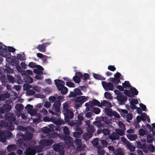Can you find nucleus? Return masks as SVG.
<instances>
[{
	"mask_svg": "<svg viewBox=\"0 0 155 155\" xmlns=\"http://www.w3.org/2000/svg\"><path fill=\"white\" fill-rule=\"evenodd\" d=\"M76 95H81L83 94L82 93L78 88H75L74 90Z\"/></svg>",
	"mask_w": 155,
	"mask_h": 155,
	"instance_id": "a18cd8bd",
	"label": "nucleus"
},
{
	"mask_svg": "<svg viewBox=\"0 0 155 155\" xmlns=\"http://www.w3.org/2000/svg\"><path fill=\"white\" fill-rule=\"evenodd\" d=\"M129 101L130 103V108L132 109H135L136 108V104L138 103V101L137 99L134 98H131L129 99Z\"/></svg>",
	"mask_w": 155,
	"mask_h": 155,
	"instance_id": "dca6fc26",
	"label": "nucleus"
},
{
	"mask_svg": "<svg viewBox=\"0 0 155 155\" xmlns=\"http://www.w3.org/2000/svg\"><path fill=\"white\" fill-rule=\"evenodd\" d=\"M63 111L64 110V112H66V110L68 109L69 104L68 103L66 102L64 103L63 104Z\"/></svg>",
	"mask_w": 155,
	"mask_h": 155,
	"instance_id": "8fccbe9b",
	"label": "nucleus"
},
{
	"mask_svg": "<svg viewBox=\"0 0 155 155\" xmlns=\"http://www.w3.org/2000/svg\"><path fill=\"white\" fill-rule=\"evenodd\" d=\"M42 131L45 133H48L50 132V130L47 127H44L42 129Z\"/></svg>",
	"mask_w": 155,
	"mask_h": 155,
	"instance_id": "6e6d98bb",
	"label": "nucleus"
},
{
	"mask_svg": "<svg viewBox=\"0 0 155 155\" xmlns=\"http://www.w3.org/2000/svg\"><path fill=\"white\" fill-rule=\"evenodd\" d=\"M117 98L118 100V103L120 104H124V102L127 100V97L122 95H117Z\"/></svg>",
	"mask_w": 155,
	"mask_h": 155,
	"instance_id": "f3484780",
	"label": "nucleus"
},
{
	"mask_svg": "<svg viewBox=\"0 0 155 155\" xmlns=\"http://www.w3.org/2000/svg\"><path fill=\"white\" fill-rule=\"evenodd\" d=\"M15 108L18 111H20L23 109V107L22 104H18L15 106Z\"/></svg>",
	"mask_w": 155,
	"mask_h": 155,
	"instance_id": "c9c22d12",
	"label": "nucleus"
},
{
	"mask_svg": "<svg viewBox=\"0 0 155 155\" xmlns=\"http://www.w3.org/2000/svg\"><path fill=\"white\" fill-rule=\"evenodd\" d=\"M155 134L152 135H148L147 137V140L148 143H151L153 140V139H155L154 138V136Z\"/></svg>",
	"mask_w": 155,
	"mask_h": 155,
	"instance_id": "cd10ccee",
	"label": "nucleus"
},
{
	"mask_svg": "<svg viewBox=\"0 0 155 155\" xmlns=\"http://www.w3.org/2000/svg\"><path fill=\"white\" fill-rule=\"evenodd\" d=\"M12 101L11 100H7L6 101V103L7 104L5 105H4L3 108H4L5 107H6V110L7 111H9L11 108V106L8 104L11 103Z\"/></svg>",
	"mask_w": 155,
	"mask_h": 155,
	"instance_id": "5701e85b",
	"label": "nucleus"
},
{
	"mask_svg": "<svg viewBox=\"0 0 155 155\" xmlns=\"http://www.w3.org/2000/svg\"><path fill=\"white\" fill-rule=\"evenodd\" d=\"M87 130L88 133L92 134L94 131L93 127L92 126H89L87 128Z\"/></svg>",
	"mask_w": 155,
	"mask_h": 155,
	"instance_id": "58836bf2",
	"label": "nucleus"
},
{
	"mask_svg": "<svg viewBox=\"0 0 155 155\" xmlns=\"http://www.w3.org/2000/svg\"><path fill=\"white\" fill-rule=\"evenodd\" d=\"M74 81L77 83H79L80 81V79L79 78L75 76L73 78Z\"/></svg>",
	"mask_w": 155,
	"mask_h": 155,
	"instance_id": "bf43d9fd",
	"label": "nucleus"
},
{
	"mask_svg": "<svg viewBox=\"0 0 155 155\" xmlns=\"http://www.w3.org/2000/svg\"><path fill=\"white\" fill-rule=\"evenodd\" d=\"M122 85L124 87L125 89H129L132 87L128 81H125L124 83L122 84Z\"/></svg>",
	"mask_w": 155,
	"mask_h": 155,
	"instance_id": "72a5a7b5",
	"label": "nucleus"
},
{
	"mask_svg": "<svg viewBox=\"0 0 155 155\" xmlns=\"http://www.w3.org/2000/svg\"><path fill=\"white\" fill-rule=\"evenodd\" d=\"M104 97L107 99H112V96L109 93L106 92L105 93Z\"/></svg>",
	"mask_w": 155,
	"mask_h": 155,
	"instance_id": "c03bdc74",
	"label": "nucleus"
},
{
	"mask_svg": "<svg viewBox=\"0 0 155 155\" xmlns=\"http://www.w3.org/2000/svg\"><path fill=\"white\" fill-rule=\"evenodd\" d=\"M9 116H10L9 118H8L7 120L11 124H12L13 122L15 123V118L14 117V114H9Z\"/></svg>",
	"mask_w": 155,
	"mask_h": 155,
	"instance_id": "7c9ffc66",
	"label": "nucleus"
},
{
	"mask_svg": "<svg viewBox=\"0 0 155 155\" xmlns=\"http://www.w3.org/2000/svg\"><path fill=\"white\" fill-rule=\"evenodd\" d=\"M37 69H34L33 71L36 74H43V72L41 70H43V68L41 66L37 65L36 66Z\"/></svg>",
	"mask_w": 155,
	"mask_h": 155,
	"instance_id": "6ab92c4d",
	"label": "nucleus"
},
{
	"mask_svg": "<svg viewBox=\"0 0 155 155\" xmlns=\"http://www.w3.org/2000/svg\"><path fill=\"white\" fill-rule=\"evenodd\" d=\"M63 112L64 116L65 121L66 122H68L69 119H72L74 117L73 112L69 109L66 110V112H64V110Z\"/></svg>",
	"mask_w": 155,
	"mask_h": 155,
	"instance_id": "9d476101",
	"label": "nucleus"
},
{
	"mask_svg": "<svg viewBox=\"0 0 155 155\" xmlns=\"http://www.w3.org/2000/svg\"><path fill=\"white\" fill-rule=\"evenodd\" d=\"M88 99V96H81L79 97H76L75 100V101L76 102L80 104H82L84 102L87 101Z\"/></svg>",
	"mask_w": 155,
	"mask_h": 155,
	"instance_id": "ddd939ff",
	"label": "nucleus"
},
{
	"mask_svg": "<svg viewBox=\"0 0 155 155\" xmlns=\"http://www.w3.org/2000/svg\"><path fill=\"white\" fill-rule=\"evenodd\" d=\"M64 140L66 143V146L71 150L72 149L73 150L75 149V147L73 145L74 140L71 137L66 136L64 139Z\"/></svg>",
	"mask_w": 155,
	"mask_h": 155,
	"instance_id": "0eeeda50",
	"label": "nucleus"
},
{
	"mask_svg": "<svg viewBox=\"0 0 155 155\" xmlns=\"http://www.w3.org/2000/svg\"><path fill=\"white\" fill-rule=\"evenodd\" d=\"M127 138L130 140H134L137 138L136 135L135 134H128L127 135Z\"/></svg>",
	"mask_w": 155,
	"mask_h": 155,
	"instance_id": "393cba45",
	"label": "nucleus"
},
{
	"mask_svg": "<svg viewBox=\"0 0 155 155\" xmlns=\"http://www.w3.org/2000/svg\"><path fill=\"white\" fill-rule=\"evenodd\" d=\"M127 145L128 148L130 151H134L135 150V147L132 146L130 142H128V143H127Z\"/></svg>",
	"mask_w": 155,
	"mask_h": 155,
	"instance_id": "a19ab883",
	"label": "nucleus"
},
{
	"mask_svg": "<svg viewBox=\"0 0 155 155\" xmlns=\"http://www.w3.org/2000/svg\"><path fill=\"white\" fill-rule=\"evenodd\" d=\"M101 107H102V106H105L110 107L112 106L110 103L105 100L101 101Z\"/></svg>",
	"mask_w": 155,
	"mask_h": 155,
	"instance_id": "412c9836",
	"label": "nucleus"
},
{
	"mask_svg": "<svg viewBox=\"0 0 155 155\" xmlns=\"http://www.w3.org/2000/svg\"><path fill=\"white\" fill-rule=\"evenodd\" d=\"M51 104L50 102L46 101L45 103L44 106L46 108H48L50 107Z\"/></svg>",
	"mask_w": 155,
	"mask_h": 155,
	"instance_id": "774afa93",
	"label": "nucleus"
},
{
	"mask_svg": "<svg viewBox=\"0 0 155 155\" xmlns=\"http://www.w3.org/2000/svg\"><path fill=\"white\" fill-rule=\"evenodd\" d=\"M61 106V103L58 101L55 102L53 105V108L57 112H59L61 110L60 107Z\"/></svg>",
	"mask_w": 155,
	"mask_h": 155,
	"instance_id": "a211bd4d",
	"label": "nucleus"
},
{
	"mask_svg": "<svg viewBox=\"0 0 155 155\" xmlns=\"http://www.w3.org/2000/svg\"><path fill=\"white\" fill-rule=\"evenodd\" d=\"M0 54L7 58H10L11 54L8 51L6 47L0 42Z\"/></svg>",
	"mask_w": 155,
	"mask_h": 155,
	"instance_id": "20e7f679",
	"label": "nucleus"
},
{
	"mask_svg": "<svg viewBox=\"0 0 155 155\" xmlns=\"http://www.w3.org/2000/svg\"><path fill=\"white\" fill-rule=\"evenodd\" d=\"M32 135L31 134H29L28 136H24L23 137V139H19L17 141V144L21 148L24 149L27 146V144L25 143L28 142V140L31 139L32 137Z\"/></svg>",
	"mask_w": 155,
	"mask_h": 155,
	"instance_id": "f03ea898",
	"label": "nucleus"
},
{
	"mask_svg": "<svg viewBox=\"0 0 155 155\" xmlns=\"http://www.w3.org/2000/svg\"><path fill=\"white\" fill-rule=\"evenodd\" d=\"M137 144V147L139 148H141L146 147V140L145 139H143L141 141L136 142Z\"/></svg>",
	"mask_w": 155,
	"mask_h": 155,
	"instance_id": "aec40b11",
	"label": "nucleus"
},
{
	"mask_svg": "<svg viewBox=\"0 0 155 155\" xmlns=\"http://www.w3.org/2000/svg\"><path fill=\"white\" fill-rule=\"evenodd\" d=\"M37 109H30L28 110L27 112L31 115V116H37Z\"/></svg>",
	"mask_w": 155,
	"mask_h": 155,
	"instance_id": "bb28decb",
	"label": "nucleus"
},
{
	"mask_svg": "<svg viewBox=\"0 0 155 155\" xmlns=\"http://www.w3.org/2000/svg\"><path fill=\"white\" fill-rule=\"evenodd\" d=\"M16 68L17 70L19 72L21 73L22 76L24 77V75H25L24 73V71L23 70V69L19 65H17L16 66Z\"/></svg>",
	"mask_w": 155,
	"mask_h": 155,
	"instance_id": "f704fd0d",
	"label": "nucleus"
},
{
	"mask_svg": "<svg viewBox=\"0 0 155 155\" xmlns=\"http://www.w3.org/2000/svg\"><path fill=\"white\" fill-rule=\"evenodd\" d=\"M17 58L21 60H24L25 59V55L23 54H18L17 55Z\"/></svg>",
	"mask_w": 155,
	"mask_h": 155,
	"instance_id": "603ef678",
	"label": "nucleus"
},
{
	"mask_svg": "<svg viewBox=\"0 0 155 155\" xmlns=\"http://www.w3.org/2000/svg\"><path fill=\"white\" fill-rule=\"evenodd\" d=\"M7 76L8 80L10 82H12V83H13L15 81V80L14 77L9 75H8Z\"/></svg>",
	"mask_w": 155,
	"mask_h": 155,
	"instance_id": "3c124183",
	"label": "nucleus"
},
{
	"mask_svg": "<svg viewBox=\"0 0 155 155\" xmlns=\"http://www.w3.org/2000/svg\"><path fill=\"white\" fill-rule=\"evenodd\" d=\"M6 49L9 52L10 54V52H15V48L12 47H6Z\"/></svg>",
	"mask_w": 155,
	"mask_h": 155,
	"instance_id": "052dcab7",
	"label": "nucleus"
},
{
	"mask_svg": "<svg viewBox=\"0 0 155 155\" xmlns=\"http://www.w3.org/2000/svg\"><path fill=\"white\" fill-rule=\"evenodd\" d=\"M99 120H103L106 123H108L110 122V117H103L98 118Z\"/></svg>",
	"mask_w": 155,
	"mask_h": 155,
	"instance_id": "2f4dec72",
	"label": "nucleus"
},
{
	"mask_svg": "<svg viewBox=\"0 0 155 155\" xmlns=\"http://www.w3.org/2000/svg\"><path fill=\"white\" fill-rule=\"evenodd\" d=\"M102 84L104 89L106 91H112L114 89L113 84L111 83H107L104 81L102 82Z\"/></svg>",
	"mask_w": 155,
	"mask_h": 155,
	"instance_id": "4468645a",
	"label": "nucleus"
},
{
	"mask_svg": "<svg viewBox=\"0 0 155 155\" xmlns=\"http://www.w3.org/2000/svg\"><path fill=\"white\" fill-rule=\"evenodd\" d=\"M12 133L10 131L5 130L4 131H0V141L5 143L6 141L7 137L10 138L12 136Z\"/></svg>",
	"mask_w": 155,
	"mask_h": 155,
	"instance_id": "39448f33",
	"label": "nucleus"
},
{
	"mask_svg": "<svg viewBox=\"0 0 155 155\" xmlns=\"http://www.w3.org/2000/svg\"><path fill=\"white\" fill-rule=\"evenodd\" d=\"M31 85L29 84H25L23 86V89L25 91H27L28 89L31 88Z\"/></svg>",
	"mask_w": 155,
	"mask_h": 155,
	"instance_id": "49530a36",
	"label": "nucleus"
},
{
	"mask_svg": "<svg viewBox=\"0 0 155 155\" xmlns=\"http://www.w3.org/2000/svg\"><path fill=\"white\" fill-rule=\"evenodd\" d=\"M50 43L49 42L45 43L43 44L38 45L36 48L41 52H45L46 50V47L50 45Z\"/></svg>",
	"mask_w": 155,
	"mask_h": 155,
	"instance_id": "2eb2a0df",
	"label": "nucleus"
},
{
	"mask_svg": "<svg viewBox=\"0 0 155 155\" xmlns=\"http://www.w3.org/2000/svg\"><path fill=\"white\" fill-rule=\"evenodd\" d=\"M100 109L97 107H94L93 109V112L96 114H98L100 112Z\"/></svg>",
	"mask_w": 155,
	"mask_h": 155,
	"instance_id": "680f3d73",
	"label": "nucleus"
},
{
	"mask_svg": "<svg viewBox=\"0 0 155 155\" xmlns=\"http://www.w3.org/2000/svg\"><path fill=\"white\" fill-rule=\"evenodd\" d=\"M64 145L63 143L55 144L53 146V149L56 151L59 152L60 155H64V151L63 149Z\"/></svg>",
	"mask_w": 155,
	"mask_h": 155,
	"instance_id": "6e6552de",
	"label": "nucleus"
},
{
	"mask_svg": "<svg viewBox=\"0 0 155 155\" xmlns=\"http://www.w3.org/2000/svg\"><path fill=\"white\" fill-rule=\"evenodd\" d=\"M91 102H89L85 104V106L86 107V110H89L91 106Z\"/></svg>",
	"mask_w": 155,
	"mask_h": 155,
	"instance_id": "0e129e2a",
	"label": "nucleus"
},
{
	"mask_svg": "<svg viewBox=\"0 0 155 155\" xmlns=\"http://www.w3.org/2000/svg\"><path fill=\"white\" fill-rule=\"evenodd\" d=\"M66 84L67 86L71 87H74V84L72 82H68L66 83Z\"/></svg>",
	"mask_w": 155,
	"mask_h": 155,
	"instance_id": "338daca9",
	"label": "nucleus"
},
{
	"mask_svg": "<svg viewBox=\"0 0 155 155\" xmlns=\"http://www.w3.org/2000/svg\"><path fill=\"white\" fill-rule=\"evenodd\" d=\"M37 116L38 117V118L37 119L35 118L33 119V123L36 125L40 122L41 121V115L40 114L38 113L37 114Z\"/></svg>",
	"mask_w": 155,
	"mask_h": 155,
	"instance_id": "b1692460",
	"label": "nucleus"
},
{
	"mask_svg": "<svg viewBox=\"0 0 155 155\" xmlns=\"http://www.w3.org/2000/svg\"><path fill=\"white\" fill-rule=\"evenodd\" d=\"M53 143L51 139L43 140L39 142L41 146H38L35 147H30L27 148L25 154L26 155H34L36 152H40L42 150L41 147L48 146L51 145Z\"/></svg>",
	"mask_w": 155,
	"mask_h": 155,
	"instance_id": "f257e3e1",
	"label": "nucleus"
},
{
	"mask_svg": "<svg viewBox=\"0 0 155 155\" xmlns=\"http://www.w3.org/2000/svg\"><path fill=\"white\" fill-rule=\"evenodd\" d=\"M146 133V132L142 129H140L139 130V134L141 136H144Z\"/></svg>",
	"mask_w": 155,
	"mask_h": 155,
	"instance_id": "de8ad7c7",
	"label": "nucleus"
},
{
	"mask_svg": "<svg viewBox=\"0 0 155 155\" xmlns=\"http://www.w3.org/2000/svg\"><path fill=\"white\" fill-rule=\"evenodd\" d=\"M105 111L106 114L108 116L110 117L114 116L117 118H119L120 117V115L118 113L115 111L113 112L110 108H105Z\"/></svg>",
	"mask_w": 155,
	"mask_h": 155,
	"instance_id": "9b49d317",
	"label": "nucleus"
},
{
	"mask_svg": "<svg viewBox=\"0 0 155 155\" xmlns=\"http://www.w3.org/2000/svg\"><path fill=\"white\" fill-rule=\"evenodd\" d=\"M48 100L51 103H52L56 100V98L54 96H52L49 97Z\"/></svg>",
	"mask_w": 155,
	"mask_h": 155,
	"instance_id": "e2e57ef3",
	"label": "nucleus"
},
{
	"mask_svg": "<svg viewBox=\"0 0 155 155\" xmlns=\"http://www.w3.org/2000/svg\"><path fill=\"white\" fill-rule=\"evenodd\" d=\"M55 84L58 90L61 91V93L64 94H66L68 91L67 88L64 86L65 83L63 81L57 79L54 80Z\"/></svg>",
	"mask_w": 155,
	"mask_h": 155,
	"instance_id": "7ed1b4c3",
	"label": "nucleus"
},
{
	"mask_svg": "<svg viewBox=\"0 0 155 155\" xmlns=\"http://www.w3.org/2000/svg\"><path fill=\"white\" fill-rule=\"evenodd\" d=\"M75 143L76 144L77 146V150H83L82 149L80 150H79V148L81 147V139H76L75 141Z\"/></svg>",
	"mask_w": 155,
	"mask_h": 155,
	"instance_id": "a878e982",
	"label": "nucleus"
},
{
	"mask_svg": "<svg viewBox=\"0 0 155 155\" xmlns=\"http://www.w3.org/2000/svg\"><path fill=\"white\" fill-rule=\"evenodd\" d=\"M109 138L112 140H118L119 139V136L117 134L114 132H113L112 134L109 136Z\"/></svg>",
	"mask_w": 155,
	"mask_h": 155,
	"instance_id": "4be33fe9",
	"label": "nucleus"
},
{
	"mask_svg": "<svg viewBox=\"0 0 155 155\" xmlns=\"http://www.w3.org/2000/svg\"><path fill=\"white\" fill-rule=\"evenodd\" d=\"M110 80L114 83L115 84H117L118 83V82L120 81V80L119 79H117V78H110Z\"/></svg>",
	"mask_w": 155,
	"mask_h": 155,
	"instance_id": "13d9d810",
	"label": "nucleus"
},
{
	"mask_svg": "<svg viewBox=\"0 0 155 155\" xmlns=\"http://www.w3.org/2000/svg\"><path fill=\"white\" fill-rule=\"evenodd\" d=\"M93 76L94 78L97 79L99 80H104V78L101 76L97 74H93Z\"/></svg>",
	"mask_w": 155,
	"mask_h": 155,
	"instance_id": "79ce46f5",
	"label": "nucleus"
},
{
	"mask_svg": "<svg viewBox=\"0 0 155 155\" xmlns=\"http://www.w3.org/2000/svg\"><path fill=\"white\" fill-rule=\"evenodd\" d=\"M81 124V121L78 120H74L72 121L69 123L68 124L71 126H73L76 124H77L78 125H80Z\"/></svg>",
	"mask_w": 155,
	"mask_h": 155,
	"instance_id": "473e14b6",
	"label": "nucleus"
},
{
	"mask_svg": "<svg viewBox=\"0 0 155 155\" xmlns=\"http://www.w3.org/2000/svg\"><path fill=\"white\" fill-rule=\"evenodd\" d=\"M93 124L99 128H100L102 126V123L99 121L94 122Z\"/></svg>",
	"mask_w": 155,
	"mask_h": 155,
	"instance_id": "09e8293b",
	"label": "nucleus"
},
{
	"mask_svg": "<svg viewBox=\"0 0 155 155\" xmlns=\"http://www.w3.org/2000/svg\"><path fill=\"white\" fill-rule=\"evenodd\" d=\"M136 119L138 122H140L142 120L143 121L147 120L149 123L150 122V120L148 117L147 116L146 114L144 113L142 114L140 116H137L136 118Z\"/></svg>",
	"mask_w": 155,
	"mask_h": 155,
	"instance_id": "f8f14e48",
	"label": "nucleus"
},
{
	"mask_svg": "<svg viewBox=\"0 0 155 155\" xmlns=\"http://www.w3.org/2000/svg\"><path fill=\"white\" fill-rule=\"evenodd\" d=\"M91 102L93 105H94L100 107H101V103L97 100H93L91 101Z\"/></svg>",
	"mask_w": 155,
	"mask_h": 155,
	"instance_id": "e433bc0d",
	"label": "nucleus"
},
{
	"mask_svg": "<svg viewBox=\"0 0 155 155\" xmlns=\"http://www.w3.org/2000/svg\"><path fill=\"white\" fill-rule=\"evenodd\" d=\"M140 107H141L142 110L143 111H146L147 110L146 109V107L145 105L143 104L140 103L139 104Z\"/></svg>",
	"mask_w": 155,
	"mask_h": 155,
	"instance_id": "69168bd1",
	"label": "nucleus"
},
{
	"mask_svg": "<svg viewBox=\"0 0 155 155\" xmlns=\"http://www.w3.org/2000/svg\"><path fill=\"white\" fill-rule=\"evenodd\" d=\"M43 120L45 122H50L51 121L55 124L59 125L63 124L64 123L63 120L60 119L55 118L54 117L50 118L48 117H45L43 118Z\"/></svg>",
	"mask_w": 155,
	"mask_h": 155,
	"instance_id": "423d86ee",
	"label": "nucleus"
},
{
	"mask_svg": "<svg viewBox=\"0 0 155 155\" xmlns=\"http://www.w3.org/2000/svg\"><path fill=\"white\" fill-rule=\"evenodd\" d=\"M92 134L88 132L87 133L84 134L83 137L86 141H87L89 138L92 137Z\"/></svg>",
	"mask_w": 155,
	"mask_h": 155,
	"instance_id": "c85d7f7f",
	"label": "nucleus"
},
{
	"mask_svg": "<svg viewBox=\"0 0 155 155\" xmlns=\"http://www.w3.org/2000/svg\"><path fill=\"white\" fill-rule=\"evenodd\" d=\"M63 127L64 132L65 134L66 135H69L70 134V132L68 128L65 126L64 127Z\"/></svg>",
	"mask_w": 155,
	"mask_h": 155,
	"instance_id": "4d7b16f0",
	"label": "nucleus"
},
{
	"mask_svg": "<svg viewBox=\"0 0 155 155\" xmlns=\"http://www.w3.org/2000/svg\"><path fill=\"white\" fill-rule=\"evenodd\" d=\"M17 148L15 145H8L7 147V150L9 152L15 150Z\"/></svg>",
	"mask_w": 155,
	"mask_h": 155,
	"instance_id": "c756f323",
	"label": "nucleus"
},
{
	"mask_svg": "<svg viewBox=\"0 0 155 155\" xmlns=\"http://www.w3.org/2000/svg\"><path fill=\"white\" fill-rule=\"evenodd\" d=\"M115 155H124L121 149H117L114 152Z\"/></svg>",
	"mask_w": 155,
	"mask_h": 155,
	"instance_id": "37998d69",
	"label": "nucleus"
},
{
	"mask_svg": "<svg viewBox=\"0 0 155 155\" xmlns=\"http://www.w3.org/2000/svg\"><path fill=\"white\" fill-rule=\"evenodd\" d=\"M130 89L131 91L127 90L124 91V93L127 96L129 97H133L134 95H137L138 94V91L135 88L130 87Z\"/></svg>",
	"mask_w": 155,
	"mask_h": 155,
	"instance_id": "1a4fd4ad",
	"label": "nucleus"
},
{
	"mask_svg": "<svg viewBox=\"0 0 155 155\" xmlns=\"http://www.w3.org/2000/svg\"><path fill=\"white\" fill-rule=\"evenodd\" d=\"M102 132L105 135H108L110 133V131L107 128L104 129L102 130Z\"/></svg>",
	"mask_w": 155,
	"mask_h": 155,
	"instance_id": "864d4df0",
	"label": "nucleus"
},
{
	"mask_svg": "<svg viewBox=\"0 0 155 155\" xmlns=\"http://www.w3.org/2000/svg\"><path fill=\"white\" fill-rule=\"evenodd\" d=\"M117 124L119 127L121 128L122 130H126L125 125L122 122L119 121Z\"/></svg>",
	"mask_w": 155,
	"mask_h": 155,
	"instance_id": "ea45409f",
	"label": "nucleus"
},
{
	"mask_svg": "<svg viewBox=\"0 0 155 155\" xmlns=\"http://www.w3.org/2000/svg\"><path fill=\"white\" fill-rule=\"evenodd\" d=\"M124 130H121L119 129H117L115 130V131L116 133L118 136L120 135L121 136L123 135L124 134Z\"/></svg>",
	"mask_w": 155,
	"mask_h": 155,
	"instance_id": "4c0bfd02",
	"label": "nucleus"
},
{
	"mask_svg": "<svg viewBox=\"0 0 155 155\" xmlns=\"http://www.w3.org/2000/svg\"><path fill=\"white\" fill-rule=\"evenodd\" d=\"M25 81L27 82L31 83L33 82V79L31 77L27 76L26 78L25 79Z\"/></svg>",
	"mask_w": 155,
	"mask_h": 155,
	"instance_id": "5fc2aeb1",
	"label": "nucleus"
}]
</instances>
